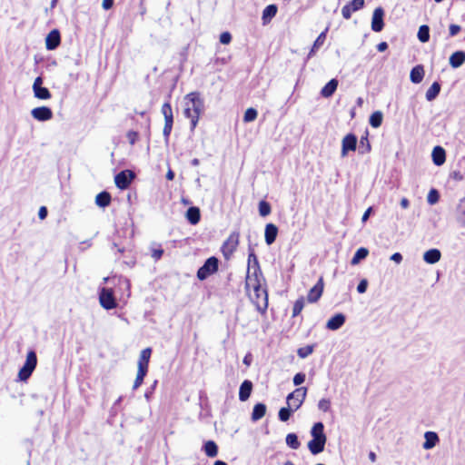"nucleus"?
<instances>
[{
    "mask_svg": "<svg viewBox=\"0 0 465 465\" xmlns=\"http://www.w3.org/2000/svg\"><path fill=\"white\" fill-rule=\"evenodd\" d=\"M326 39V32H322L319 35L317 39L314 41V44L308 54V58H311L314 55L315 52L323 45Z\"/></svg>",
    "mask_w": 465,
    "mask_h": 465,
    "instance_id": "nucleus-34",
    "label": "nucleus"
},
{
    "mask_svg": "<svg viewBox=\"0 0 465 465\" xmlns=\"http://www.w3.org/2000/svg\"><path fill=\"white\" fill-rule=\"evenodd\" d=\"M440 84L438 82H434L426 92V99L428 101H433L440 94Z\"/></svg>",
    "mask_w": 465,
    "mask_h": 465,
    "instance_id": "nucleus-33",
    "label": "nucleus"
},
{
    "mask_svg": "<svg viewBox=\"0 0 465 465\" xmlns=\"http://www.w3.org/2000/svg\"><path fill=\"white\" fill-rule=\"evenodd\" d=\"M307 395V388L300 387L294 390L292 392L288 394L286 398L287 404L290 408H293L292 411H297L305 401Z\"/></svg>",
    "mask_w": 465,
    "mask_h": 465,
    "instance_id": "nucleus-6",
    "label": "nucleus"
},
{
    "mask_svg": "<svg viewBox=\"0 0 465 465\" xmlns=\"http://www.w3.org/2000/svg\"><path fill=\"white\" fill-rule=\"evenodd\" d=\"M460 29H461L460 26L458 25H450V28H449L450 35L455 36L458 33H460Z\"/></svg>",
    "mask_w": 465,
    "mask_h": 465,
    "instance_id": "nucleus-55",
    "label": "nucleus"
},
{
    "mask_svg": "<svg viewBox=\"0 0 465 465\" xmlns=\"http://www.w3.org/2000/svg\"><path fill=\"white\" fill-rule=\"evenodd\" d=\"M127 138L129 140V143L131 144H134L136 142L137 138H138V134L136 132L130 131L127 134Z\"/></svg>",
    "mask_w": 465,
    "mask_h": 465,
    "instance_id": "nucleus-54",
    "label": "nucleus"
},
{
    "mask_svg": "<svg viewBox=\"0 0 465 465\" xmlns=\"http://www.w3.org/2000/svg\"><path fill=\"white\" fill-rule=\"evenodd\" d=\"M246 279H248L249 283H253L252 280L254 279H263L257 256L253 251H251L248 255Z\"/></svg>",
    "mask_w": 465,
    "mask_h": 465,
    "instance_id": "nucleus-5",
    "label": "nucleus"
},
{
    "mask_svg": "<svg viewBox=\"0 0 465 465\" xmlns=\"http://www.w3.org/2000/svg\"><path fill=\"white\" fill-rule=\"evenodd\" d=\"M99 301L101 306L106 310L114 309L117 305L111 289L103 288L99 294Z\"/></svg>",
    "mask_w": 465,
    "mask_h": 465,
    "instance_id": "nucleus-10",
    "label": "nucleus"
},
{
    "mask_svg": "<svg viewBox=\"0 0 465 465\" xmlns=\"http://www.w3.org/2000/svg\"><path fill=\"white\" fill-rule=\"evenodd\" d=\"M305 374L303 372L296 373L293 377V384L295 386H299L305 381Z\"/></svg>",
    "mask_w": 465,
    "mask_h": 465,
    "instance_id": "nucleus-51",
    "label": "nucleus"
},
{
    "mask_svg": "<svg viewBox=\"0 0 465 465\" xmlns=\"http://www.w3.org/2000/svg\"><path fill=\"white\" fill-rule=\"evenodd\" d=\"M424 77V69L422 65H416L410 74L411 81L414 84H420Z\"/></svg>",
    "mask_w": 465,
    "mask_h": 465,
    "instance_id": "nucleus-28",
    "label": "nucleus"
},
{
    "mask_svg": "<svg viewBox=\"0 0 465 465\" xmlns=\"http://www.w3.org/2000/svg\"><path fill=\"white\" fill-rule=\"evenodd\" d=\"M432 161L434 164L440 166L445 163L446 153L445 150L440 146H435L432 150Z\"/></svg>",
    "mask_w": 465,
    "mask_h": 465,
    "instance_id": "nucleus-21",
    "label": "nucleus"
},
{
    "mask_svg": "<svg viewBox=\"0 0 465 465\" xmlns=\"http://www.w3.org/2000/svg\"><path fill=\"white\" fill-rule=\"evenodd\" d=\"M204 451L208 457L213 458L218 453V447L213 440H209L204 444Z\"/></svg>",
    "mask_w": 465,
    "mask_h": 465,
    "instance_id": "nucleus-36",
    "label": "nucleus"
},
{
    "mask_svg": "<svg viewBox=\"0 0 465 465\" xmlns=\"http://www.w3.org/2000/svg\"><path fill=\"white\" fill-rule=\"evenodd\" d=\"M38 216H39V218H40L41 220L45 219V218L47 216V209H46V207L42 206V207L39 209Z\"/></svg>",
    "mask_w": 465,
    "mask_h": 465,
    "instance_id": "nucleus-59",
    "label": "nucleus"
},
{
    "mask_svg": "<svg viewBox=\"0 0 465 465\" xmlns=\"http://www.w3.org/2000/svg\"><path fill=\"white\" fill-rule=\"evenodd\" d=\"M252 390V381L245 380L240 386L239 399L241 401H245L249 399Z\"/></svg>",
    "mask_w": 465,
    "mask_h": 465,
    "instance_id": "nucleus-23",
    "label": "nucleus"
},
{
    "mask_svg": "<svg viewBox=\"0 0 465 465\" xmlns=\"http://www.w3.org/2000/svg\"><path fill=\"white\" fill-rule=\"evenodd\" d=\"M147 371L146 370H139L137 371L136 378L133 386V390L138 389L143 381L144 377L146 376Z\"/></svg>",
    "mask_w": 465,
    "mask_h": 465,
    "instance_id": "nucleus-42",
    "label": "nucleus"
},
{
    "mask_svg": "<svg viewBox=\"0 0 465 465\" xmlns=\"http://www.w3.org/2000/svg\"><path fill=\"white\" fill-rule=\"evenodd\" d=\"M174 178V173L172 170H169L166 173V179L172 181Z\"/></svg>",
    "mask_w": 465,
    "mask_h": 465,
    "instance_id": "nucleus-64",
    "label": "nucleus"
},
{
    "mask_svg": "<svg viewBox=\"0 0 465 465\" xmlns=\"http://www.w3.org/2000/svg\"><path fill=\"white\" fill-rule=\"evenodd\" d=\"M266 412V406L263 403H257L254 405L252 413V420L253 421H257L261 420Z\"/></svg>",
    "mask_w": 465,
    "mask_h": 465,
    "instance_id": "nucleus-30",
    "label": "nucleus"
},
{
    "mask_svg": "<svg viewBox=\"0 0 465 465\" xmlns=\"http://www.w3.org/2000/svg\"><path fill=\"white\" fill-rule=\"evenodd\" d=\"M114 5V0H103L102 5L104 9L108 10L110 9Z\"/></svg>",
    "mask_w": 465,
    "mask_h": 465,
    "instance_id": "nucleus-60",
    "label": "nucleus"
},
{
    "mask_svg": "<svg viewBox=\"0 0 465 465\" xmlns=\"http://www.w3.org/2000/svg\"><path fill=\"white\" fill-rule=\"evenodd\" d=\"M304 304H305V302H304L303 297L299 298L294 302L293 309H292V317H296L297 315H299L301 313V312L302 311V309L304 307Z\"/></svg>",
    "mask_w": 465,
    "mask_h": 465,
    "instance_id": "nucleus-44",
    "label": "nucleus"
},
{
    "mask_svg": "<svg viewBox=\"0 0 465 465\" xmlns=\"http://www.w3.org/2000/svg\"><path fill=\"white\" fill-rule=\"evenodd\" d=\"M318 408L322 411H328L331 408V401L328 399H322L318 403Z\"/></svg>",
    "mask_w": 465,
    "mask_h": 465,
    "instance_id": "nucleus-49",
    "label": "nucleus"
},
{
    "mask_svg": "<svg viewBox=\"0 0 465 465\" xmlns=\"http://www.w3.org/2000/svg\"><path fill=\"white\" fill-rule=\"evenodd\" d=\"M43 78L38 76L35 79L33 84V92L35 98L40 100H48L51 98V93L46 87H43Z\"/></svg>",
    "mask_w": 465,
    "mask_h": 465,
    "instance_id": "nucleus-11",
    "label": "nucleus"
},
{
    "mask_svg": "<svg viewBox=\"0 0 465 465\" xmlns=\"http://www.w3.org/2000/svg\"><path fill=\"white\" fill-rule=\"evenodd\" d=\"M286 444L292 450H298L300 448V441L295 433H289L286 436Z\"/></svg>",
    "mask_w": 465,
    "mask_h": 465,
    "instance_id": "nucleus-39",
    "label": "nucleus"
},
{
    "mask_svg": "<svg viewBox=\"0 0 465 465\" xmlns=\"http://www.w3.org/2000/svg\"><path fill=\"white\" fill-rule=\"evenodd\" d=\"M401 208L407 209L410 206V202L407 198H402L400 203Z\"/></svg>",
    "mask_w": 465,
    "mask_h": 465,
    "instance_id": "nucleus-63",
    "label": "nucleus"
},
{
    "mask_svg": "<svg viewBox=\"0 0 465 465\" xmlns=\"http://www.w3.org/2000/svg\"><path fill=\"white\" fill-rule=\"evenodd\" d=\"M37 364V357L35 351H30L26 355L25 362L19 370L18 379L21 381H27L32 375Z\"/></svg>",
    "mask_w": 465,
    "mask_h": 465,
    "instance_id": "nucleus-4",
    "label": "nucleus"
},
{
    "mask_svg": "<svg viewBox=\"0 0 465 465\" xmlns=\"http://www.w3.org/2000/svg\"><path fill=\"white\" fill-rule=\"evenodd\" d=\"M163 249H154L152 252V257L157 261V260L161 259V257L163 256Z\"/></svg>",
    "mask_w": 465,
    "mask_h": 465,
    "instance_id": "nucleus-56",
    "label": "nucleus"
},
{
    "mask_svg": "<svg viewBox=\"0 0 465 465\" xmlns=\"http://www.w3.org/2000/svg\"><path fill=\"white\" fill-rule=\"evenodd\" d=\"M240 234L237 232H232L222 246V252L226 260L230 259L239 244Z\"/></svg>",
    "mask_w": 465,
    "mask_h": 465,
    "instance_id": "nucleus-8",
    "label": "nucleus"
},
{
    "mask_svg": "<svg viewBox=\"0 0 465 465\" xmlns=\"http://www.w3.org/2000/svg\"><path fill=\"white\" fill-rule=\"evenodd\" d=\"M369 254V250L365 247L359 248L354 253L351 264L357 265L361 261L364 260Z\"/></svg>",
    "mask_w": 465,
    "mask_h": 465,
    "instance_id": "nucleus-31",
    "label": "nucleus"
},
{
    "mask_svg": "<svg viewBox=\"0 0 465 465\" xmlns=\"http://www.w3.org/2000/svg\"><path fill=\"white\" fill-rule=\"evenodd\" d=\"M392 262H396V263H401V261H402V255L400 253V252H395L393 253L391 258H390Z\"/></svg>",
    "mask_w": 465,
    "mask_h": 465,
    "instance_id": "nucleus-57",
    "label": "nucleus"
},
{
    "mask_svg": "<svg viewBox=\"0 0 465 465\" xmlns=\"http://www.w3.org/2000/svg\"><path fill=\"white\" fill-rule=\"evenodd\" d=\"M271 205L266 201H261L259 203V213L261 216L265 217L271 213Z\"/></svg>",
    "mask_w": 465,
    "mask_h": 465,
    "instance_id": "nucleus-43",
    "label": "nucleus"
},
{
    "mask_svg": "<svg viewBox=\"0 0 465 465\" xmlns=\"http://www.w3.org/2000/svg\"><path fill=\"white\" fill-rule=\"evenodd\" d=\"M219 261L216 257L213 256L208 258L203 265L199 268L197 272V277L199 280L203 281L210 275L213 274L218 271Z\"/></svg>",
    "mask_w": 465,
    "mask_h": 465,
    "instance_id": "nucleus-7",
    "label": "nucleus"
},
{
    "mask_svg": "<svg viewBox=\"0 0 465 465\" xmlns=\"http://www.w3.org/2000/svg\"><path fill=\"white\" fill-rule=\"evenodd\" d=\"M111 203V195L107 192L99 193L95 197V203L100 207H106Z\"/></svg>",
    "mask_w": 465,
    "mask_h": 465,
    "instance_id": "nucleus-32",
    "label": "nucleus"
},
{
    "mask_svg": "<svg viewBox=\"0 0 465 465\" xmlns=\"http://www.w3.org/2000/svg\"><path fill=\"white\" fill-rule=\"evenodd\" d=\"M186 219L191 224H197L201 218L200 210L198 207H190L186 212Z\"/></svg>",
    "mask_w": 465,
    "mask_h": 465,
    "instance_id": "nucleus-29",
    "label": "nucleus"
},
{
    "mask_svg": "<svg viewBox=\"0 0 465 465\" xmlns=\"http://www.w3.org/2000/svg\"><path fill=\"white\" fill-rule=\"evenodd\" d=\"M364 3V0H351L350 3L345 5L341 9L343 18L350 19L352 12H356L363 8Z\"/></svg>",
    "mask_w": 465,
    "mask_h": 465,
    "instance_id": "nucleus-14",
    "label": "nucleus"
},
{
    "mask_svg": "<svg viewBox=\"0 0 465 465\" xmlns=\"http://www.w3.org/2000/svg\"><path fill=\"white\" fill-rule=\"evenodd\" d=\"M277 6L275 5H267L262 12V23L268 24L277 14Z\"/></svg>",
    "mask_w": 465,
    "mask_h": 465,
    "instance_id": "nucleus-27",
    "label": "nucleus"
},
{
    "mask_svg": "<svg viewBox=\"0 0 465 465\" xmlns=\"http://www.w3.org/2000/svg\"><path fill=\"white\" fill-rule=\"evenodd\" d=\"M450 64L453 68H458L465 63V52L456 51L450 56Z\"/></svg>",
    "mask_w": 465,
    "mask_h": 465,
    "instance_id": "nucleus-24",
    "label": "nucleus"
},
{
    "mask_svg": "<svg viewBox=\"0 0 465 465\" xmlns=\"http://www.w3.org/2000/svg\"><path fill=\"white\" fill-rule=\"evenodd\" d=\"M151 353H152L151 348H145L141 351L139 360H138V369L139 370H146L148 371V365H149Z\"/></svg>",
    "mask_w": 465,
    "mask_h": 465,
    "instance_id": "nucleus-22",
    "label": "nucleus"
},
{
    "mask_svg": "<svg viewBox=\"0 0 465 465\" xmlns=\"http://www.w3.org/2000/svg\"><path fill=\"white\" fill-rule=\"evenodd\" d=\"M278 228L273 223H268L265 226L264 239L267 245L272 244L277 237Z\"/></svg>",
    "mask_w": 465,
    "mask_h": 465,
    "instance_id": "nucleus-19",
    "label": "nucleus"
},
{
    "mask_svg": "<svg viewBox=\"0 0 465 465\" xmlns=\"http://www.w3.org/2000/svg\"><path fill=\"white\" fill-rule=\"evenodd\" d=\"M323 287V278L320 277L317 283L309 291L307 301L311 303L316 302L322 295Z\"/></svg>",
    "mask_w": 465,
    "mask_h": 465,
    "instance_id": "nucleus-15",
    "label": "nucleus"
},
{
    "mask_svg": "<svg viewBox=\"0 0 465 465\" xmlns=\"http://www.w3.org/2000/svg\"><path fill=\"white\" fill-rule=\"evenodd\" d=\"M384 10L381 7L374 9L371 18V29L374 32H381L384 27L383 23Z\"/></svg>",
    "mask_w": 465,
    "mask_h": 465,
    "instance_id": "nucleus-13",
    "label": "nucleus"
},
{
    "mask_svg": "<svg viewBox=\"0 0 465 465\" xmlns=\"http://www.w3.org/2000/svg\"><path fill=\"white\" fill-rule=\"evenodd\" d=\"M371 151V144L367 136H362L360 140L359 153L364 154Z\"/></svg>",
    "mask_w": 465,
    "mask_h": 465,
    "instance_id": "nucleus-41",
    "label": "nucleus"
},
{
    "mask_svg": "<svg viewBox=\"0 0 465 465\" xmlns=\"http://www.w3.org/2000/svg\"><path fill=\"white\" fill-rule=\"evenodd\" d=\"M184 115L191 120V129L193 130L199 121L201 114L203 112V100L200 94L193 92L184 96Z\"/></svg>",
    "mask_w": 465,
    "mask_h": 465,
    "instance_id": "nucleus-1",
    "label": "nucleus"
},
{
    "mask_svg": "<svg viewBox=\"0 0 465 465\" xmlns=\"http://www.w3.org/2000/svg\"><path fill=\"white\" fill-rule=\"evenodd\" d=\"M371 211H372V208H371V207H369V208L365 211V213H363V215H362V217H361V222H362V223H365V222L369 219V217H370V214H371Z\"/></svg>",
    "mask_w": 465,
    "mask_h": 465,
    "instance_id": "nucleus-61",
    "label": "nucleus"
},
{
    "mask_svg": "<svg viewBox=\"0 0 465 465\" xmlns=\"http://www.w3.org/2000/svg\"><path fill=\"white\" fill-rule=\"evenodd\" d=\"M388 48V44L386 42H381L377 45V50L379 52H384Z\"/></svg>",
    "mask_w": 465,
    "mask_h": 465,
    "instance_id": "nucleus-62",
    "label": "nucleus"
},
{
    "mask_svg": "<svg viewBox=\"0 0 465 465\" xmlns=\"http://www.w3.org/2000/svg\"><path fill=\"white\" fill-rule=\"evenodd\" d=\"M134 178V173L131 170H124L117 173L114 177L115 185L121 189L124 190L129 187L132 181Z\"/></svg>",
    "mask_w": 465,
    "mask_h": 465,
    "instance_id": "nucleus-9",
    "label": "nucleus"
},
{
    "mask_svg": "<svg viewBox=\"0 0 465 465\" xmlns=\"http://www.w3.org/2000/svg\"><path fill=\"white\" fill-rule=\"evenodd\" d=\"M382 118H383V115H382L381 112L377 111V112H374L371 115L369 123L372 127L378 128L381 125Z\"/></svg>",
    "mask_w": 465,
    "mask_h": 465,
    "instance_id": "nucleus-40",
    "label": "nucleus"
},
{
    "mask_svg": "<svg viewBox=\"0 0 465 465\" xmlns=\"http://www.w3.org/2000/svg\"><path fill=\"white\" fill-rule=\"evenodd\" d=\"M312 439L308 442V449L312 454L317 455L323 451L327 440L322 422H316L311 430Z\"/></svg>",
    "mask_w": 465,
    "mask_h": 465,
    "instance_id": "nucleus-3",
    "label": "nucleus"
},
{
    "mask_svg": "<svg viewBox=\"0 0 465 465\" xmlns=\"http://www.w3.org/2000/svg\"><path fill=\"white\" fill-rule=\"evenodd\" d=\"M337 87L338 81L336 79H331L322 87L321 94L325 98H329L335 93Z\"/></svg>",
    "mask_w": 465,
    "mask_h": 465,
    "instance_id": "nucleus-26",
    "label": "nucleus"
},
{
    "mask_svg": "<svg viewBox=\"0 0 465 465\" xmlns=\"http://www.w3.org/2000/svg\"><path fill=\"white\" fill-rule=\"evenodd\" d=\"M357 147V137L349 134L345 135L341 142V155L345 156L349 151H355Z\"/></svg>",
    "mask_w": 465,
    "mask_h": 465,
    "instance_id": "nucleus-16",
    "label": "nucleus"
},
{
    "mask_svg": "<svg viewBox=\"0 0 465 465\" xmlns=\"http://www.w3.org/2000/svg\"><path fill=\"white\" fill-rule=\"evenodd\" d=\"M457 213H458V216H457L458 222L462 226H465V197L460 201V203L458 204V208H457Z\"/></svg>",
    "mask_w": 465,
    "mask_h": 465,
    "instance_id": "nucleus-35",
    "label": "nucleus"
},
{
    "mask_svg": "<svg viewBox=\"0 0 465 465\" xmlns=\"http://www.w3.org/2000/svg\"><path fill=\"white\" fill-rule=\"evenodd\" d=\"M450 177L456 181H461L463 179V175L460 171L451 172Z\"/></svg>",
    "mask_w": 465,
    "mask_h": 465,
    "instance_id": "nucleus-58",
    "label": "nucleus"
},
{
    "mask_svg": "<svg viewBox=\"0 0 465 465\" xmlns=\"http://www.w3.org/2000/svg\"><path fill=\"white\" fill-rule=\"evenodd\" d=\"M345 322V316L342 313H337L330 318L326 323V328L331 331L340 329Z\"/></svg>",
    "mask_w": 465,
    "mask_h": 465,
    "instance_id": "nucleus-18",
    "label": "nucleus"
},
{
    "mask_svg": "<svg viewBox=\"0 0 465 465\" xmlns=\"http://www.w3.org/2000/svg\"><path fill=\"white\" fill-rule=\"evenodd\" d=\"M31 115L39 122L49 121L53 118V112L47 106L35 107L31 110Z\"/></svg>",
    "mask_w": 465,
    "mask_h": 465,
    "instance_id": "nucleus-12",
    "label": "nucleus"
},
{
    "mask_svg": "<svg viewBox=\"0 0 465 465\" xmlns=\"http://www.w3.org/2000/svg\"><path fill=\"white\" fill-rule=\"evenodd\" d=\"M232 41V35L229 32H223L220 35V42L223 45H228Z\"/></svg>",
    "mask_w": 465,
    "mask_h": 465,
    "instance_id": "nucleus-52",
    "label": "nucleus"
},
{
    "mask_svg": "<svg viewBox=\"0 0 465 465\" xmlns=\"http://www.w3.org/2000/svg\"><path fill=\"white\" fill-rule=\"evenodd\" d=\"M314 346L313 345H307L305 347H302L298 349L297 354L300 358L304 359L311 355L313 352Z\"/></svg>",
    "mask_w": 465,
    "mask_h": 465,
    "instance_id": "nucleus-46",
    "label": "nucleus"
},
{
    "mask_svg": "<svg viewBox=\"0 0 465 465\" xmlns=\"http://www.w3.org/2000/svg\"><path fill=\"white\" fill-rule=\"evenodd\" d=\"M173 115L164 117V126H163V134L166 141L169 139L170 134L173 129Z\"/></svg>",
    "mask_w": 465,
    "mask_h": 465,
    "instance_id": "nucleus-38",
    "label": "nucleus"
},
{
    "mask_svg": "<svg viewBox=\"0 0 465 465\" xmlns=\"http://www.w3.org/2000/svg\"><path fill=\"white\" fill-rule=\"evenodd\" d=\"M253 283H249L248 279L245 281V287L248 291L252 289L250 298L255 305L258 312L264 313L268 307V294L265 288L262 287L261 279L252 280Z\"/></svg>",
    "mask_w": 465,
    "mask_h": 465,
    "instance_id": "nucleus-2",
    "label": "nucleus"
},
{
    "mask_svg": "<svg viewBox=\"0 0 465 465\" xmlns=\"http://www.w3.org/2000/svg\"><path fill=\"white\" fill-rule=\"evenodd\" d=\"M61 42L60 33L58 30H52L45 38V45L48 50H54Z\"/></svg>",
    "mask_w": 465,
    "mask_h": 465,
    "instance_id": "nucleus-17",
    "label": "nucleus"
},
{
    "mask_svg": "<svg viewBox=\"0 0 465 465\" xmlns=\"http://www.w3.org/2000/svg\"><path fill=\"white\" fill-rule=\"evenodd\" d=\"M161 112L163 117L173 116V110L170 103H164L162 106Z\"/></svg>",
    "mask_w": 465,
    "mask_h": 465,
    "instance_id": "nucleus-50",
    "label": "nucleus"
},
{
    "mask_svg": "<svg viewBox=\"0 0 465 465\" xmlns=\"http://www.w3.org/2000/svg\"><path fill=\"white\" fill-rule=\"evenodd\" d=\"M292 409L293 408H290L289 406L281 408L278 414L280 420L287 421L290 419L292 412L293 411Z\"/></svg>",
    "mask_w": 465,
    "mask_h": 465,
    "instance_id": "nucleus-45",
    "label": "nucleus"
},
{
    "mask_svg": "<svg viewBox=\"0 0 465 465\" xmlns=\"http://www.w3.org/2000/svg\"><path fill=\"white\" fill-rule=\"evenodd\" d=\"M440 198V194L436 189H431L427 196V201L430 205H433L438 203Z\"/></svg>",
    "mask_w": 465,
    "mask_h": 465,
    "instance_id": "nucleus-48",
    "label": "nucleus"
},
{
    "mask_svg": "<svg viewBox=\"0 0 465 465\" xmlns=\"http://www.w3.org/2000/svg\"><path fill=\"white\" fill-rule=\"evenodd\" d=\"M441 258V252L438 249H430L423 254V260L429 264H434L438 262Z\"/></svg>",
    "mask_w": 465,
    "mask_h": 465,
    "instance_id": "nucleus-20",
    "label": "nucleus"
},
{
    "mask_svg": "<svg viewBox=\"0 0 465 465\" xmlns=\"http://www.w3.org/2000/svg\"><path fill=\"white\" fill-rule=\"evenodd\" d=\"M257 115H258V113H257L256 109L248 108L244 113L243 121L245 123L252 122L257 118Z\"/></svg>",
    "mask_w": 465,
    "mask_h": 465,
    "instance_id": "nucleus-47",
    "label": "nucleus"
},
{
    "mask_svg": "<svg viewBox=\"0 0 465 465\" xmlns=\"http://www.w3.org/2000/svg\"><path fill=\"white\" fill-rule=\"evenodd\" d=\"M417 36L421 43H427L430 40L429 26L426 25H420Z\"/></svg>",
    "mask_w": 465,
    "mask_h": 465,
    "instance_id": "nucleus-37",
    "label": "nucleus"
},
{
    "mask_svg": "<svg viewBox=\"0 0 465 465\" xmlns=\"http://www.w3.org/2000/svg\"><path fill=\"white\" fill-rule=\"evenodd\" d=\"M424 438H425V441H424L422 447L425 450L432 449L439 442V437H438L437 433L433 432V431L425 432Z\"/></svg>",
    "mask_w": 465,
    "mask_h": 465,
    "instance_id": "nucleus-25",
    "label": "nucleus"
},
{
    "mask_svg": "<svg viewBox=\"0 0 465 465\" xmlns=\"http://www.w3.org/2000/svg\"><path fill=\"white\" fill-rule=\"evenodd\" d=\"M367 287H368V281L366 279H362L357 286V291L359 293H364L367 290Z\"/></svg>",
    "mask_w": 465,
    "mask_h": 465,
    "instance_id": "nucleus-53",
    "label": "nucleus"
}]
</instances>
